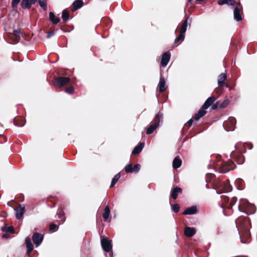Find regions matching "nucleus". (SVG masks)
<instances>
[{"instance_id": "nucleus-32", "label": "nucleus", "mask_w": 257, "mask_h": 257, "mask_svg": "<svg viewBox=\"0 0 257 257\" xmlns=\"http://www.w3.org/2000/svg\"><path fill=\"white\" fill-rule=\"evenodd\" d=\"M40 5V6L44 10L46 11L47 10V5L46 0H38Z\"/></svg>"}, {"instance_id": "nucleus-11", "label": "nucleus", "mask_w": 257, "mask_h": 257, "mask_svg": "<svg viewBox=\"0 0 257 257\" xmlns=\"http://www.w3.org/2000/svg\"><path fill=\"white\" fill-rule=\"evenodd\" d=\"M226 78L227 76L225 73H221L218 76L217 81L218 86L220 87L225 86L226 87H228V85L224 83V81L226 79Z\"/></svg>"}, {"instance_id": "nucleus-37", "label": "nucleus", "mask_w": 257, "mask_h": 257, "mask_svg": "<svg viewBox=\"0 0 257 257\" xmlns=\"http://www.w3.org/2000/svg\"><path fill=\"white\" fill-rule=\"evenodd\" d=\"M14 122L15 125L18 126H23L25 124V122H24L23 120H22L21 122H19L18 121V119H16Z\"/></svg>"}, {"instance_id": "nucleus-15", "label": "nucleus", "mask_w": 257, "mask_h": 257, "mask_svg": "<svg viewBox=\"0 0 257 257\" xmlns=\"http://www.w3.org/2000/svg\"><path fill=\"white\" fill-rule=\"evenodd\" d=\"M25 243L28 248L27 254L29 255L33 250L34 247L30 237H27L25 239Z\"/></svg>"}, {"instance_id": "nucleus-41", "label": "nucleus", "mask_w": 257, "mask_h": 257, "mask_svg": "<svg viewBox=\"0 0 257 257\" xmlns=\"http://www.w3.org/2000/svg\"><path fill=\"white\" fill-rule=\"evenodd\" d=\"M49 229L50 230H57L58 229V226L55 224H52L50 225Z\"/></svg>"}, {"instance_id": "nucleus-12", "label": "nucleus", "mask_w": 257, "mask_h": 257, "mask_svg": "<svg viewBox=\"0 0 257 257\" xmlns=\"http://www.w3.org/2000/svg\"><path fill=\"white\" fill-rule=\"evenodd\" d=\"M171 55L170 53L166 52L164 53L162 56L161 58V65L163 67H166L170 59Z\"/></svg>"}, {"instance_id": "nucleus-46", "label": "nucleus", "mask_w": 257, "mask_h": 257, "mask_svg": "<svg viewBox=\"0 0 257 257\" xmlns=\"http://www.w3.org/2000/svg\"><path fill=\"white\" fill-rule=\"evenodd\" d=\"M55 34V32L54 31H51V32H50L49 33H48V35H47V38H50L51 36L54 35Z\"/></svg>"}, {"instance_id": "nucleus-4", "label": "nucleus", "mask_w": 257, "mask_h": 257, "mask_svg": "<svg viewBox=\"0 0 257 257\" xmlns=\"http://www.w3.org/2000/svg\"><path fill=\"white\" fill-rule=\"evenodd\" d=\"M254 208L255 206L253 205L250 204L246 200L243 201L238 206L239 210L245 213L247 215L254 213Z\"/></svg>"}, {"instance_id": "nucleus-13", "label": "nucleus", "mask_w": 257, "mask_h": 257, "mask_svg": "<svg viewBox=\"0 0 257 257\" xmlns=\"http://www.w3.org/2000/svg\"><path fill=\"white\" fill-rule=\"evenodd\" d=\"M159 90L162 92L164 91L167 88V85L166 84L165 78L161 75L160 81L158 84Z\"/></svg>"}, {"instance_id": "nucleus-31", "label": "nucleus", "mask_w": 257, "mask_h": 257, "mask_svg": "<svg viewBox=\"0 0 257 257\" xmlns=\"http://www.w3.org/2000/svg\"><path fill=\"white\" fill-rule=\"evenodd\" d=\"M237 198L235 197H232L230 200L229 204L225 206L227 209H231L233 205L236 203Z\"/></svg>"}, {"instance_id": "nucleus-28", "label": "nucleus", "mask_w": 257, "mask_h": 257, "mask_svg": "<svg viewBox=\"0 0 257 257\" xmlns=\"http://www.w3.org/2000/svg\"><path fill=\"white\" fill-rule=\"evenodd\" d=\"M188 19V18H187L184 20L183 23L182 24V25L181 26V30H180L181 33L185 34V33L186 32L187 28V26H188V23H187Z\"/></svg>"}, {"instance_id": "nucleus-25", "label": "nucleus", "mask_w": 257, "mask_h": 257, "mask_svg": "<svg viewBox=\"0 0 257 257\" xmlns=\"http://www.w3.org/2000/svg\"><path fill=\"white\" fill-rule=\"evenodd\" d=\"M144 145L143 143H140L136 146L132 151V154L135 155L140 153L143 150Z\"/></svg>"}, {"instance_id": "nucleus-2", "label": "nucleus", "mask_w": 257, "mask_h": 257, "mask_svg": "<svg viewBox=\"0 0 257 257\" xmlns=\"http://www.w3.org/2000/svg\"><path fill=\"white\" fill-rule=\"evenodd\" d=\"M163 120V113L159 112L155 116L154 122L150 125L146 130V134L150 135L159 126L160 123H162Z\"/></svg>"}, {"instance_id": "nucleus-48", "label": "nucleus", "mask_w": 257, "mask_h": 257, "mask_svg": "<svg viewBox=\"0 0 257 257\" xmlns=\"http://www.w3.org/2000/svg\"><path fill=\"white\" fill-rule=\"evenodd\" d=\"M214 177H215L214 175L212 174H208L207 175V177H210L211 178V179L214 178Z\"/></svg>"}, {"instance_id": "nucleus-34", "label": "nucleus", "mask_w": 257, "mask_h": 257, "mask_svg": "<svg viewBox=\"0 0 257 257\" xmlns=\"http://www.w3.org/2000/svg\"><path fill=\"white\" fill-rule=\"evenodd\" d=\"M171 208L172 210L175 213H177L179 211L180 206L178 204H173L171 206Z\"/></svg>"}, {"instance_id": "nucleus-47", "label": "nucleus", "mask_w": 257, "mask_h": 257, "mask_svg": "<svg viewBox=\"0 0 257 257\" xmlns=\"http://www.w3.org/2000/svg\"><path fill=\"white\" fill-rule=\"evenodd\" d=\"M192 122H193V120L192 119H189L186 123V124L189 126H191V125H192Z\"/></svg>"}, {"instance_id": "nucleus-27", "label": "nucleus", "mask_w": 257, "mask_h": 257, "mask_svg": "<svg viewBox=\"0 0 257 257\" xmlns=\"http://www.w3.org/2000/svg\"><path fill=\"white\" fill-rule=\"evenodd\" d=\"M110 210L108 206H106L104 208V212L103 213V218L105 220H107L109 217Z\"/></svg>"}, {"instance_id": "nucleus-6", "label": "nucleus", "mask_w": 257, "mask_h": 257, "mask_svg": "<svg viewBox=\"0 0 257 257\" xmlns=\"http://www.w3.org/2000/svg\"><path fill=\"white\" fill-rule=\"evenodd\" d=\"M101 245L105 252H108L112 249L111 240L106 238H101Z\"/></svg>"}, {"instance_id": "nucleus-23", "label": "nucleus", "mask_w": 257, "mask_h": 257, "mask_svg": "<svg viewBox=\"0 0 257 257\" xmlns=\"http://www.w3.org/2000/svg\"><path fill=\"white\" fill-rule=\"evenodd\" d=\"M222 205L221 207L226 208L225 206L229 204L230 199L228 196L222 195L221 196Z\"/></svg>"}, {"instance_id": "nucleus-9", "label": "nucleus", "mask_w": 257, "mask_h": 257, "mask_svg": "<svg viewBox=\"0 0 257 257\" xmlns=\"http://www.w3.org/2000/svg\"><path fill=\"white\" fill-rule=\"evenodd\" d=\"M70 81V78L66 77H58L56 80V84L59 87H62L68 84Z\"/></svg>"}, {"instance_id": "nucleus-52", "label": "nucleus", "mask_w": 257, "mask_h": 257, "mask_svg": "<svg viewBox=\"0 0 257 257\" xmlns=\"http://www.w3.org/2000/svg\"><path fill=\"white\" fill-rule=\"evenodd\" d=\"M241 241L242 243H245V242H243L241 240Z\"/></svg>"}, {"instance_id": "nucleus-16", "label": "nucleus", "mask_w": 257, "mask_h": 257, "mask_svg": "<svg viewBox=\"0 0 257 257\" xmlns=\"http://www.w3.org/2000/svg\"><path fill=\"white\" fill-rule=\"evenodd\" d=\"M215 100V98L214 97L211 96L208 98L202 106L203 109H207L213 104Z\"/></svg>"}, {"instance_id": "nucleus-7", "label": "nucleus", "mask_w": 257, "mask_h": 257, "mask_svg": "<svg viewBox=\"0 0 257 257\" xmlns=\"http://www.w3.org/2000/svg\"><path fill=\"white\" fill-rule=\"evenodd\" d=\"M43 235L38 232H35L33 233L32 235V240L34 243L35 244L36 247H38L41 244L43 240Z\"/></svg>"}, {"instance_id": "nucleus-18", "label": "nucleus", "mask_w": 257, "mask_h": 257, "mask_svg": "<svg viewBox=\"0 0 257 257\" xmlns=\"http://www.w3.org/2000/svg\"><path fill=\"white\" fill-rule=\"evenodd\" d=\"M182 190L178 187H175L171 192V196L173 199H177L178 193H182Z\"/></svg>"}, {"instance_id": "nucleus-20", "label": "nucleus", "mask_w": 257, "mask_h": 257, "mask_svg": "<svg viewBox=\"0 0 257 257\" xmlns=\"http://www.w3.org/2000/svg\"><path fill=\"white\" fill-rule=\"evenodd\" d=\"M83 1L82 0H76L72 4L73 11H75L78 9L81 8L83 6Z\"/></svg>"}, {"instance_id": "nucleus-19", "label": "nucleus", "mask_w": 257, "mask_h": 257, "mask_svg": "<svg viewBox=\"0 0 257 257\" xmlns=\"http://www.w3.org/2000/svg\"><path fill=\"white\" fill-rule=\"evenodd\" d=\"M206 113V111H205V109H203L202 107L201 108H200L197 113H196L194 116V119L197 121L201 117L203 116Z\"/></svg>"}, {"instance_id": "nucleus-8", "label": "nucleus", "mask_w": 257, "mask_h": 257, "mask_svg": "<svg viewBox=\"0 0 257 257\" xmlns=\"http://www.w3.org/2000/svg\"><path fill=\"white\" fill-rule=\"evenodd\" d=\"M242 10V7L240 5H238L235 7L234 10L233 14H234V19L236 21H239L242 20V17L241 16V11Z\"/></svg>"}, {"instance_id": "nucleus-10", "label": "nucleus", "mask_w": 257, "mask_h": 257, "mask_svg": "<svg viewBox=\"0 0 257 257\" xmlns=\"http://www.w3.org/2000/svg\"><path fill=\"white\" fill-rule=\"evenodd\" d=\"M198 212V209L195 205L186 208L183 212L184 215H193L196 214Z\"/></svg>"}, {"instance_id": "nucleus-17", "label": "nucleus", "mask_w": 257, "mask_h": 257, "mask_svg": "<svg viewBox=\"0 0 257 257\" xmlns=\"http://www.w3.org/2000/svg\"><path fill=\"white\" fill-rule=\"evenodd\" d=\"M195 230L194 228L191 227H186L184 229V234L187 236L191 237L195 234Z\"/></svg>"}, {"instance_id": "nucleus-29", "label": "nucleus", "mask_w": 257, "mask_h": 257, "mask_svg": "<svg viewBox=\"0 0 257 257\" xmlns=\"http://www.w3.org/2000/svg\"><path fill=\"white\" fill-rule=\"evenodd\" d=\"M120 177V174L119 173L114 176V177L112 179L111 184L110 185V188L113 187L115 185V184L116 183Z\"/></svg>"}, {"instance_id": "nucleus-35", "label": "nucleus", "mask_w": 257, "mask_h": 257, "mask_svg": "<svg viewBox=\"0 0 257 257\" xmlns=\"http://www.w3.org/2000/svg\"><path fill=\"white\" fill-rule=\"evenodd\" d=\"M224 192H230L232 190V187L231 186L228 184V183H226L224 184Z\"/></svg>"}, {"instance_id": "nucleus-45", "label": "nucleus", "mask_w": 257, "mask_h": 257, "mask_svg": "<svg viewBox=\"0 0 257 257\" xmlns=\"http://www.w3.org/2000/svg\"><path fill=\"white\" fill-rule=\"evenodd\" d=\"M7 231L8 232H11V233H13L14 232L13 227L12 226L8 227V228H7Z\"/></svg>"}, {"instance_id": "nucleus-5", "label": "nucleus", "mask_w": 257, "mask_h": 257, "mask_svg": "<svg viewBox=\"0 0 257 257\" xmlns=\"http://www.w3.org/2000/svg\"><path fill=\"white\" fill-rule=\"evenodd\" d=\"M235 124L236 119L234 117H229L224 121L223 126L226 131H231L234 130Z\"/></svg>"}, {"instance_id": "nucleus-30", "label": "nucleus", "mask_w": 257, "mask_h": 257, "mask_svg": "<svg viewBox=\"0 0 257 257\" xmlns=\"http://www.w3.org/2000/svg\"><path fill=\"white\" fill-rule=\"evenodd\" d=\"M62 18L65 22H67L69 19V14L65 10H63L62 13Z\"/></svg>"}, {"instance_id": "nucleus-14", "label": "nucleus", "mask_w": 257, "mask_h": 257, "mask_svg": "<svg viewBox=\"0 0 257 257\" xmlns=\"http://www.w3.org/2000/svg\"><path fill=\"white\" fill-rule=\"evenodd\" d=\"M16 211V217L18 219L21 218L22 216L25 213V206L20 205L19 208L15 209Z\"/></svg>"}, {"instance_id": "nucleus-42", "label": "nucleus", "mask_w": 257, "mask_h": 257, "mask_svg": "<svg viewBox=\"0 0 257 257\" xmlns=\"http://www.w3.org/2000/svg\"><path fill=\"white\" fill-rule=\"evenodd\" d=\"M21 32L20 30H14L13 31V34L16 36H19L21 34Z\"/></svg>"}, {"instance_id": "nucleus-38", "label": "nucleus", "mask_w": 257, "mask_h": 257, "mask_svg": "<svg viewBox=\"0 0 257 257\" xmlns=\"http://www.w3.org/2000/svg\"><path fill=\"white\" fill-rule=\"evenodd\" d=\"M64 213L62 212H60L58 213V216L59 219H61V223H63L65 221V218L63 217Z\"/></svg>"}, {"instance_id": "nucleus-3", "label": "nucleus", "mask_w": 257, "mask_h": 257, "mask_svg": "<svg viewBox=\"0 0 257 257\" xmlns=\"http://www.w3.org/2000/svg\"><path fill=\"white\" fill-rule=\"evenodd\" d=\"M235 149L239 152V154L236 155L235 153L232 152L231 154V157L235 160L236 162L238 164H242L244 162V158L241 154L244 153L245 151L242 150V148L244 149V145L242 143H238L235 146Z\"/></svg>"}, {"instance_id": "nucleus-51", "label": "nucleus", "mask_w": 257, "mask_h": 257, "mask_svg": "<svg viewBox=\"0 0 257 257\" xmlns=\"http://www.w3.org/2000/svg\"><path fill=\"white\" fill-rule=\"evenodd\" d=\"M8 236V235H7V234H4V235H3V236H2V237H3V238H6V237H7Z\"/></svg>"}, {"instance_id": "nucleus-21", "label": "nucleus", "mask_w": 257, "mask_h": 257, "mask_svg": "<svg viewBox=\"0 0 257 257\" xmlns=\"http://www.w3.org/2000/svg\"><path fill=\"white\" fill-rule=\"evenodd\" d=\"M185 38V34L181 33L180 32L179 35L175 39L174 41V44L175 46H178L180 44H181L184 40Z\"/></svg>"}, {"instance_id": "nucleus-44", "label": "nucleus", "mask_w": 257, "mask_h": 257, "mask_svg": "<svg viewBox=\"0 0 257 257\" xmlns=\"http://www.w3.org/2000/svg\"><path fill=\"white\" fill-rule=\"evenodd\" d=\"M227 3L226 4L229 5L230 6H234L235 4V1L234 0H227Z\"/></svg>"}, {"instance_id": "nucleus-1", "label": "nucleus", "mask_w": 257, "mask_h": 257, "mask_svg": "<svg viewBox=\"0 0 257 257\" xmlns=\"http://www.w3.org/2000/svg\"><path fill=\"white\" fill-rule=\"evenodd\" d=\"M216 157V161L214 164V168L216 171L220 173H226L235 168V165L230 160H223L219 155H217Z\"/></svg>"}, {"instance_id": "nucleus-40", "label": "nucleus", "mask_w": 257, "mask_h": 257, "mask_svg": "<svg viewBox=\"0 0 257 257\" xmlns=\"http://www.w3.org/2000/svg\"><path fill=\"white\" fill-rule=\"evenodd\" d=\"M229 103V101L228 100H224L222 103H221L219 106L220 108H223L226 107Z\"/></svg>"}, {"instance_id": "nucleus-49", "label": "nucleus", "mask_w": 257, "mask_h": 257, "mask_svg": "<svg viewBox=\"0 0 257 257\" xmlns=\"http://www.w3.org/2000/svg\"><path fill=\"white\" fill-rule=\"evenodd\" d=\"M217 108V105L216 104H214L212 106V109H215Z\"/></svg>"}, {"instance_id": "nucleus-53", "label": "nucleus", "mask_w": 257, "mask_h": 257, "mask_svg": "<svg viewBox=\"0 0 257 257\" xmlns=\"http://www.w3.org/2000/svg\"><path fill=\"white\" fill-rule=\"evenodd\" d=\"M176 32H177V30H175V33H176Z\"/></svg>"}, {"instance_id": "nucleus-43", "label": "nucleus", "mask_w": 257, "mask_h": 257, "mask_svg": "<svg viewBox=\"0 0 257 257\" xmlns=\"http://www.w3.org/2000/svg\"><path fill=\"white\" fill-rule=\"evenodd\" d=\"M73 91H74V89L72 87H70L69 88H67L66 89V92L67 93H69V94H72L73 93Z\"/></svg>"}, {"instance_id": "nucleus-26", "label": "nucleus", "mask_w": 257, "mask_h": 257, "mask_svg": "<svg viewBox=\"0 0 257 257\" xmlns=\"http://www.w3.org/2000/svg\"><path fill=\"white\" fill-rule=\"evenodd\" d=\"M182 164V161L180 159L176 157L173 161L172 166L174 169H177L179 168Z\"/></svg>"}, {"instance_id": "nucleus-22", "label": "nucleus", "mask_w": 257, "mask_h": 257, "mask_svg": "<svg viewBox=\"0 0 257 257\" xmlns=\"http://www.w3.org/2000/svg\"><path fill=\"white\" fill-rule=\"evenodd\" d=\"M31 0H22L21 2V7L23 9H29L31 7L32 5H34Z\"/></svg>"}, {"instance_id": "nucleus-39", "label": "nucleus", "mask_w": 257, "mask_h": 257, "mask_svg": "<svg viewBox=\"0 0 257 257\" xmlns=\"http://www.w3.org/2000/svg\"><path fill=\"white\" fill-rule=\"evenodd\" d=\"M21 0H13L12 2V5L13 8H16L18 4L20 2Z\"/></svg>"}, {"instance_id": "nucleus-50", "label": "nucleus", "mask_w": 257, "mask_h": 257, "mask_svg": "<svg viewBox=\"0 0 257 257\" xmlns=\"http://www.w3.org/2000/svg\"><path fill=\"white\" fill-rule=\"evenodd\" d=\"M38 0H31L33 4H35Z\"/></svg>"}, {"instance_id": "nucleus-24", "label": "nucleus", "mask_w": 257, "mask_h": 257, "mask_svg": "<svg viewBox=\"0 0 257 257\" xmlns=\"http://www.w3.org/2000/svg\"><path fill=\"white\" fill-rule=\"evenodd\" d=\"M49 18L52 23L55 25L57 24L60 21V19L59 18L56 17L53 12H50L49 13Z\"/></svg>"}, {"instance_id": "nucleus-36", "label": "nucleus", "mask_w": 257, "mask_h": 257, "mask_svg": "<svg viewBox=\"0 0 257 257\" xmlns=\"http://www.w3.org/2000/svg\"><path fill=\"white\" fill-rule=\"evenodd\" d=\"M140 169H141L140 165L139 164H137L135 165L133 167V172L138 173L140 171Z\"/></svg>"}, {"instance_id": "nucleus-33", "label": "nucleus", "mask_w": 257, "mask_h": 257, "mask_svg": "<svg viewBox=\"0 0 257 257\" xmlns=\"http://www.w3.org/2000/svg\"><path fill=\"white\" fill-rule=\"evenodd\" d=\"M133 167L132 164H128L127 165L125 166L124 167L125 171L127 173H133Z\"/></svg>"}]
</instances>
